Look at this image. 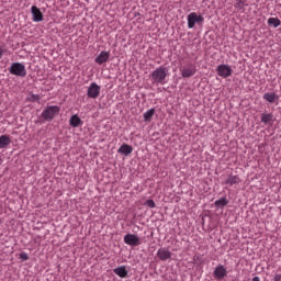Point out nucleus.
Wrapping results in <instances>:
<instances>
[{
    "label": "nucleus",
    "instance_id": "0eeeda50",
    "mask_svg": "<svg viewBox=\"0 0 281 281\" xmlns=\"http://www.w3.org/2000/svg\"><path fill=\"white\" fill-rule=\"evenodd\" d=\"M124 243H125V245H130L131 247H137V246L142 245L139 237L135 234H126L124 236Z\"/></svg>",
    "mask_w": 281,
    "mask_h": 281
},
{
    "label": "nucleus",
    "instance_id": "a878e982",
    "mask_svg": "<svg viewBox=\"0 0 281 281\" xmlns=\"http://www.w3.org/2000/svg\"><path fill=\"white\" fill-rule=\"evenodd\" d=\"M245 0H237V3L235 4V8L237 10H244L245 9Z\"/></svg>",
    "mask_w": 281,
    "mask_h": 281
},
{
    "label": "nucleus",
    "instance_id": "2eb2a0df",
    "mask_svg": "<svg viewBox=\"0 0 281 281\" xmlns=\"http://www.w3.org/2000/svg\"><path fill=\"white\" fill-rule=\"evenodd\" d=\"M117 153L124 155L125 157H128V155L133 153V147L128 144H122L121 147L117 149Z\"/></svg>",
    "mask_w": 281,
    "mask_h": 281
},
{
    "label": "nucleus",
    "instance_id": "7ed1b4c3",
    "mask_svg": "<svg viewBox=\"0 0 281 281\" xmlns=\"http://www.w3.org/2000/svg\"><path fill=\"white\" fill-rule=\"evenodd\" d=\"M60 113V108L58 105H48L43 112L42 117L46 122H50V120H54L56 115Z\"/></svg>",
    "mask_w": 281,
    "mask_h": 281
},
{
    "label": "nucleus",
    "instance_id": "f03ea898",
    "mask_svg": "<svg viewBox=\"0 0 281 281\" xmlns=\"http://www.w3.org/2000/svg\"><path fill=\"white\" fill-rule=\"evenodd\" d=\"M9 72L12 76H18V78H25L27 76L25 65L22 63H12L11 66L9 67Z\"/></svg>",
    "mask_w": 281,
    "mask_h": 281
},
{
    "label": "nucleus",
    "instance_id": "423d86ee",
    "mask_svg": "<svg viewBox=\"0 0 281 281\" xmlns=\"http://www.w3.org/2000/svg\"><path fill=\"white\" fill-rule=\"evenodd\" d=\"M233 71L234 70H232V66L227 64L218 65L216 68V72H217V76H220V78H229Z\"/></svg>",
    "mask_w": 281,
    "mask_h": 281
},
{
    "label": "nucleus",
    "instance_id": "39448f33",
    "mask_svg": "<svg viewBox=\"0 0 281 281\" xmlns=\"http://www.w3.org/2000/svg\"><path fill=\"white\" fill-rule=\"evenodd\" d=\"M100 85L97 82H91L90 86L87 89V95L91 100H97V98H100V91H101Z\"/></svg>",
    "mask_w": 281,
    "mask_h": 281
},
{
    "label": "nucleus",
    "instance_id": "9d476101",
    "mask_svg": "<svg viewBox=\"0 0 281 281\" xmlns=\"http://www.w3.org/2000/svg\"><path fill=\"white\" fill-rule=\"evenodd\" d=\"M241 182L240 176L231 173L224 181V186H238Z\"/></svg>",
    "mask_w": 281,
    "mask_h": 281
},
{
    "label": "nucleus",
    "instance_id": "bb28decb",
    "mask_svg": "<svg viewBox=\"0 0 281 281\" xmlns=\"http://www.w3.org/2000/svg\"><path fill=\"white\" fill-rule=\"evenodd\" d=\"M20 259H22L23 261L30 260V256L27 255V252H21L20 254Z\"/></svg>",
    "mask_w": 281,
    "mask_h": 281
},
{
    "label": "nucleus",
    "instance_id": "20e7f679",
    "mask_svg": "<svg viewBox=\"0 0 281 281\" xmlns=\"http://www.w3.org/2000/svg\"><path fill=\"white\" fill-rule=\"evenodd\" d=\"M203 21H205V18L201 14L198 15L196 12H192L187 16L189 30H192L196 23H203Z\"/></svg>",
    "mask_w": 281,
    "mask_h": 281
},
{
    "label": "nucleus",
    "instance_id": "aec40b11",
    "mask_svg": "<svg viewBox=\"0 0 281 281\" xmlns=\"http://www.w3.org/2000/svg\"><path fill=\"white\" fill-rule=\"evenodd\" d=\"M153 115H155V109H154V108L147 110V111L143 114L144 122H150V120H153Z\"/></svg>",
    "mask_w": 281,
    "mask_h": 281
},
{
    "label": "nucleus",
    "instance_id": "f3484780",
    "mask_svg": "<svg viewBox=\"0 0 281 281\" xmlns=\"http://www.w3.org/2000/svg\"><path fill=\"white\" fill-rule=\"evenodd\" d=\"M263 100H266V102H270V104H273V102L278 100V94H276V92H267L263 94Z\"/></svg>",
    "mask_w": 281,
    "mask_h": 281
},
{
    "label": "nucleus",
    "instance_id": "412c9836",
    "mask_svg": "<svg viewBox=\"0 0 281 281\" xmlns=\"http://www.w3.org/2000/svg\"><path fill=\"white\" fill-rule=\"evenodd\" d=\"M227 203H229V201L227 200V198L223 196L215 201V206H217L218 209L225 207V205H227Z\"/></svg>",
    "mask_w": 281,
    "mask_h": 281
},
{
    "label": "nucleus",
    "instance_id": "f257e3e1",
    "mask_svg": "<svg viewBox=\"0 0 281 281\" xmlns=\"http://www.w3.org/2000/svg\"><path fill=\"white\" fill-rule=\"evenodd\" d=\"M153 85H166L168 78V68L160 66L151 72Z\"/></svg>",
    "mask_w": 281,
    "mask_h": 281
},
{
    "label": "nucleus",
    "instance_id": "cd10ccee",
    "mask_svg": "<svg viewBox=\"0 0 281 281\" xmlns=\"http://www.w3.org/2000/svg\"><path fill=\"white\" fill-rule=\"evenodd\" d=\"M272 281H281V274H279V273L274 274Z\"/></svg>",
    "mask_w": 281,
    "mask_h": 281
},
{
    "label": "nucleus",
    "instance_id": "dca6fc26",
    "mask_svg": "<svg viewBox=\"0 0 281 281\" xmlns=\"http://www.w3.org/2000/svg\"><path fill=\"white\" fill-rule=\"evenodd\" d=\"M69 124L70 126H72V128H78V126H82V120L80 119V116L75 114L70 117Z\"/></svg>",
    "mask_w": 281,
    "mask_h": 281
},
{
    "label": "nucleus",
    "instance_id": "5701e85b",
    "mask_svg": "<svg viewBox=\"0 0 281 281\" xmlns=\"http://www.w3.org/2000/svg\"><path fill=\"white\" fill-rule=\"evenodd\" d=\"M26 102H41V94H29Z\"/></svg>",
    "mask_w": 281,
    "mask_h": 281
},
{
    "label": "nucleus",
    "instance_id": "393cba45",
    "mask_svg": "<svg viewBox=\"0 0 281 281\" xmlns=\"http://www.w3.org/2000/svg\"><path fill=\"white\" fill-rule=\"evenodd\" d=\"M144 205H146L147 207H150L151 210L157 207V204L155 203V200H153V199L145 201Z\"/></svg>",
    "mask_w": 281,
    "mask_h": 281
},
{
    "label": "nucleus",
    "instance_id": "9b49d317",
    "mask_svg": "<svg viewBox=\"0 0 281 281\" xmlns=\"http://www.w3.org/2000/svg\"><path fill=\"white\" fill-rule=\"evenodd\" d=\"M31 14L33 16L34 23H41V21H43V12H41V9H38V7H31Z\"/></svg>",
    "mask_w": 281,
    "mask_h": 281
},
{
    "label": "nucleus",
    "instance_id": "1a4fd4ad",
    "mask_svg": "<svg viewBox=\"0 0 281 281\" xmlns=\"http://www.w3.org/2000/svg\"><path fill=\"white\" fill-rule=\"evenodd\" d=\"M182 78H192L196 74V66L191 64L180 69Z\"/></svg>",
    "mask_w": 281,
    "mask_h": 281
},
{
    "label": "nucleus",
    "instance_id": "4468645a",
    "mask_svg": "<svg viewBox=\"0 0 281 281\" xmlns=\"http://www.w3.org/2000/svg\"><path fill=\"white\" fill-rule=\"evenodd\" d=\"M113 273H115V276H119V278H128V270L126 269V266H120L117 268H114Z\"/></svg>",
    "mask_w": 281,
    "mask_h": 281
},
{
    "label": "nucleus",
    "instance_id": "4be33fe9",
    "mask_svg": "<svg viewBox=\"0 0 281 281\" xmlns=\"http://www.w3.org/2000/svg\"><path fill=\"white\" fill-rule=\"evenodd\" d=\"M268 25H272V27H280L281 21L278 18H270L268 20Z\"/></svg>",
    "mask_w": 281,
    "mask_h": 281
},
{
    "label": "nucleus",
    "instance_id": "c85d7f7f",
    "mask_svg": "<svg viewBox=\"0 0 281 281\" xmlns=\"http://www.w3.org/2000/svg\"><path fill=\"white\" fill-rule=\"evenodd\" d=\"M252 281H260V277L252 278Z\"/></svg>",
    "mask_w": 281,
    "mask_h": 281
},
{
    "label": "nucleus",
    "instance_id": "6e6552de",
    "mask_svg": "<svg viewBox=\"0 0 281 281\" xmlns=\"http://www.w3.org/2000/svg\"><path fill=\"white\" fill-rule=\"evenodd\" d=\"M157 258H159L162 262H166V260H170L172 258V251L166 247H161L156 252Z\"/></svg>",
    "mask_w": 281,
    "mask_h": 281
},
{
    "label": "nucleus",
    "instance_id": "b1692460",
    "mask_svg": "<svg viewBox=\"0 0 281 281\" xmlns=\"http://www.w3.org/2000/svg\"><path fill=\"white\" fill-rule=\"evenodd\" d=\"M3 55L8 56V55H10V52L8 50L7 45L0 44V60H1V58H3Z\"/></svg>",
    "mask_w": 281,
    "mask_h": 281
},
{
    "label": "nucleus",
    "instance_id": "6ab92c4d",
    "mask_svg": "<svg viewBox=\"0 0 281 281\" xmlns=\"http://www.w3.org/2000/svg\"><path fill=\"white\" fill-rule=\"evenodd\" d=\"M269 122H273V114L272 113H262L261 114V123L269 124Z\"/></svg>",
    "mask_w": 281,
    "mask_h": 281
},
{
    "label": "nucleus",
    "instance_id": "a211bd4d",
    "mask_svg": "<svg viewBox=\"0 0 281 281\" xmlns=\"http://www.w3.org/2000/svg\"><path fill=\"white\" fill-rule=\"evenodd\" d=\"M10 136L1 135L0 136V148H8L10 146Z\"/></svg>",
    "mask_w": 281,
    "mask_h": 281
},
{
    "label": "nucleus",
    "instance_id": "f8f14e48",
    "mask_svg": "<svg viewBox=\"0 0 281 281\" xmlns=\"http://www.w3.org/2000/svg\"><path fill=\"white\" fill-rule=\"evenodd\" d=\"M213 276L216 280H223L227 276V269L223 265H220L214 269Z\"/></svg>",
    "mask_w": 281,
    "mask_h": 281
},
{
    "label": "nucleus",
    "instance_id": "ddd939ff",
    "mask_svg": "<svg viewBox=\"0 0 281 281\" xmlns=\"http://www.w3.org/2000/svg\"><path fill=\"white\" fill-rule=\"evenodd\" d=\"M110 54L106 50L101 52L94 59L97 65H104L109 60Z\"/></svg>",
    "mask_w": 281,
    "mask_h": 281
}]
</instances>
